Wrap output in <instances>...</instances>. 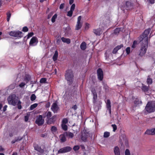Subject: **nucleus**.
<instances>
[{
    "label": "nucleus",
    "mask_w": 155,
    "mask_h": 155,
    "mask_svg": "<svg viewBox=\"0 0 155 155\" xmlns=\"http://www.w3.org/2000/svg\"><path fill=\"white\" fill-rule=\"evenodd\" d=\"M57 15L56 14H55L52 17L51 21L52 23H54L56 19L57 18Z\"/></svg>",
    "instance_id": "nucleus-36"
},
{
    "label": "nucleus",
    "mask_w": 155,
    "mask_h": 155,
    "mask_svg": "<svg viewBox=\"0 0 155 155\" xmlns=\"http://www.w3.org/2000/svg\"><path fill=\"white\" fill-rule=\"evenodd\" d=\"M86 48V44L85 42H82L80 45L81 49L83 50H85Z\"/></svg>",
    "instance_id": "nucleus-25"
},
{
    "label": "nucleus",
    "mask_w": 155,
    "mask_h": 155,
    "mask_svg": "<svg viewBox=\"0 0 155 155\" xmlns=\"http://www.w3.org/2000/svg\"><path fill=\"white\" fill-rule=\"evenodd\" d=\"M125 155H130V153L129 150L128 149H126L125 151Z\"/></svg>",
    "instance_id": "nucleus-46"
},
{
    "label": "nucleus",
    "mask_w": 155,
    "mask_h": 155,
    "mask_svg": "<svg viewBox=\"0 0 155 155\" xmlns=\"http://www.w3.org/2000/svg\"><path fill=\"white\" fill-rule=\"evenodd\" d=\"M31 76L29 75H26L24 78V81L26 82V83H28L31 80Z\"/></svg>",
    "instance_id": "nucleus-24"
},
{
    "label": "nucleus",
    "mask_w": 155,
    "mask_h": 155,
    "mask_svg": "<svg viewBox=\"0 0 155 155\" xmlns=\"http://www.w3.org/2000/svg\"><path fill=\"white\" fill-rule=\"evenodd\" d=\"M33 35L34 33L33 32H31L29 33H28L27 35V38H30Z\"/></svg>",
    "instance_id": "nucleus-48"
},
{
    "label": "nucleus",
    "mask_w": 155,
    "mask_h": 155,
    "mask_svg": "<svg viewBox=\"0 0 155 155\" xmlns=\"http://www.w3.org/2000/svg\"><path fill=\"white\" fill-rule=\"evenodd\" d=\"M36 98V96L34 94H31L30 97V99L31 101H35V100Z\"/></svg>",
    "instance_id": "nucleus-42"
},
{
    "label": "nucleus",
    "mask_w": 155,
    "mask_h": 155,
    "mask_svg": "<svg viewBox=\"0 0 155 155\" xmlns=\"http://www.w3.org/2000/svg\"><path fill=\"white\" fill-rule=\"evenodd\" d=\"M72 148L70 146H67L60 149L58 151V153H62L70 151Z\"/></svg>",
    "instance_id": "nucleus-6"
},
{
    "label": "nucleus",
    "mask_w": 155,
    "mask_h": 155,
    "mask_svg": "<svg viewBox=\"0 0 155 155\" xmlns=\"http://www.w3.org/2000/svg\"><path fill=\"white\" fill-rule=\"evenodd\" d=\"M22 31L23 32H26L28 31V29L26 26H25L22 28Z\"/></svg>",
    "instance_id": "nucleus-47"
},
{
    "label": "nucleus",
    "mask_w": 155,
    "mask_h": 155,
    "mask_svg": "<svg viewBox=\"0 0 155 155\" xmlns=\"http://www.w3.org/2000/svg\"><path fill=\"white\" fill-rule=\"evenodd\" d=\"M81 16H80L78 17V21L77 22H81Z\"/></svg>",
    "instance_id": "nucleus-61"
},
{
    "label": "nucleus",
    "mask_w": 155,
    "mask_h": 155,
    "mask_svg": "<svg viewBox=\"0 0 155 155\" xmlns=\"http://www.w3.org/2000/svg\"><path fill=\"white\" fill-rule=\"evenodd\" d=\"M51 131L53 132H55L57 130V128L56 127L54 126H52L51 128Z\"/></svg>",
    "instance_id": "nucleus-39"
},
{
    "label": "nucleus",
    "mask_w": 155,
    "mask_h": 155,
    "mask_svg": "<svg viewBox=\"0 0 155 155\" xmlns=\"http://www.w3.org/2000/svg\"><path fill=\"white\" fill-rule=\"evenodd\" d=\"M91 91V92H92L93 94H95V93H97L95 89H94V88L92 89Z\"/></svg>",
    "instance_id": "nucleus-63"
},
{
    "label": "nucleus",
    "mask_w": 155,
    "mask_h": 155,
    "mask_svg": "<svg viewBox=\"0 0 155 155\" xmlns=\"http://www.w3.org/2000/svg\"><path fill=\"white\" fill-rule=\"evenodd\" d=\"M153 81L151 78L149 76H148L147 79V83L148 84H151L152 83Z\"/></svg>",
    "instance_id": "nucleus-30"
},
{
    "label": "nucleus",
    "mask_w": 155,
    "mask_h": 155,
    "mask_svg": "<svg viewBox=\"0 0 155 155\" xmlns=\"http://www.w3.org/2000/svg\"><path fill=\"white\" fill-rule=\"evenodd\" d=\"M146 110L150 113L155 111V101H148L145 107Z\"/></svg>",
    "instance_id": "nucleus-3"
},
{
    "label": "nucleus",
    "mask_w": 155,
    "mask_h": 155,
    "mask_svg": "<svg viewBox=\"0 0 155 155\" xmlns=\"http://www.w3.org/2000/svg\"><path fill=\"white\" fill-rule=\"evenodd\" d=\"M38 106V104L37 103L31 105L30 107V110H33L35 108Z\"/></svg>",
    "instance_id": "nucleus-35"
},
{
    "label": "nucleus",
    "mask_w": 155,
    "mask_h": 155,
    "mask_svg": "<svg viewBox=\"0 0 155 155\" xmlns=\"http://www.w3.org/2000/svg\"><path fill=\"white\" fill-rule=\"evenodd\" d=\"M82 26V24L81 22H77L76 26L75 29L78 30L80 29Z\"/></svg>",
    "instance_id": "nucleus-27"
},
{
    "label": "nucleus",
    "mask_w": 155,
    "mask_h": 155,
    "mask_svg": "<svg viewBox=\"0 0 155 155\" xmlns=\"http://www.w3.org/2000/svg\"><path fill=\"white\" fill-rule=\"evenodd\" d=\"M33 147L34 149L38 152L41 153H43L44 152V150L42 149L41 147L36 143L34 144Z\"/></svg>",
    "instance_id": "nucleus-12"
},
{
    "label": "nucleus",
    "mask_w": 155,
    "mask_h": 155,
    "mask_svg": "<svg viewBox=\"0 0 155 155\" xmlns=\"http://www.w3.org/2000/svg\"><path fill=\"white\" fill-rule=\"evenodd\" d=\"M114 152L115 155H120V150L117 146H116L114 147Z\"/></svg>",
    "instance_id": "nucleus-22"
},
{
    "label": "nucleus",
    "mask_w": 155,
    "mask_h": 155,
    "mask_svg": "<svg viewBox=\"0 0 155 155\" xmlns=\"http://www.w3.org/2000/svg\"><path fill=\"white\" fill-rule=\"evenodd\" d=\"M121 28H117L114 31V34L116 35H118L120 32L121 31Z\"/></svg>",
    "instance_id": "nucleus-28"
},
{
    "label": "nucleus",
    "mask_w": 155,
    "mask_h": 155,
    "mask_svg": "<svg viewBox=\"0 0 155 155\" xmlns=\"http://www.w3.org/2000/svg\"><path fill=\"white\" fill-rule=\"evenodd\" d=\"M106 107L107 110L109 111V113L110 114H111V103L109 99H108L107 100L106 103Z\"/></svg>",
    "instance_id": "nucleus-16"
},
{
    "label": "nucleus",
    "mask_w": 155,
    "mask_h": 155,
    "mask_svg": "<svg viewBox=\"0 0 155 155\" xmlns=\"http://www.w3.org/2000/svg\"><path fill=\"white\" fill-rule=\"evenodd\" d=\"M151 4H153L155 2V0H147Z\"/></svg>",
    "instance_id": "nucleus-60"
},
{
    "label": "nucleus",
    "mask_w": 155,
    "mask_h": 155,
    "mask_svg": "<svg viewBox=\"0 0 155 155\" xmlns=\"http://www.w3.org/2000/svg\"><path fill=\"white\" fill-rule=\"evenodd\" d=\"M102 84L103 85V88L105 90V92H108L109 89V87L107 85L103 82L102 83Z\"/></svg>",
    "instance_id": "nucleus-26"
},
{
    "label": "nucleus",
    "mask_w": 155,
    "mask_h": 155,
    "mask_svg": "<svg viewBox=\"0 0 155 155\" xmlns=\"http://www.w3.org/2000/svg\"><path fill=\"white\" fill-rule=\"evenodd\" d=\"M29 118V117L28 116H25V122L28 121Z\"/></svg>",
    "instance_id": "nucleus-62"
},
{
    "label": "nucleus",
    "mask_w": 155,
    "mask_h": 155,
    "mask_svg": "<svg viewBox=\"0 0 155 155\" xmlns=\"http://www.w3.org/2000/svg\"><path fill=\"white\" fill-rule=\"evenodd\" d=\"M23 139V137H15L14 140H12L11 141V143L13 144L15 143V142L21 141Z\"/></svg>",
    "instance_id": "nucleus-19"
},
{
    "label": "nucleus",
    "mask_w": 155,
    "mask_h": 155,
    "mask_svg": "<svg viewBox=\"0 0 155 155\" xmlns=\"http://www.w3.org/2000/svg\"><path fill=\"white\" fill-rule=\"evenodd\" d=\"M72 109L75 110L77 109V107L76 105H75L72 107Z\"/></svg>",
    "instance_id": "nucleus-64"
},
{
    "label": "nucleus",
    "mask_w": 155,
    "mask_h": 155,
    "mask_svg": "<svg viewBox=\"0 0 155 155\" xmlns=\"http://www.w3.org/2000/svg\"><path fill=\"white\" fill-rule=\"evenodd\" d=\"M133 8V3L129 1H127L126 3L125 8L127 10H130Z\"/></svg>",
    "instance_id": "nucleus-14"
},
{
    "label": "nucleus",
    "mask_w": 155,
    "mask_h": 155,
    "mask_svg": "<svg viewBox=\"0 0 155 155\" xmlns=\"http://www.w3.org/2000/svg\"><path fill=\"white\" fill-rule=\"evenodd\" d=\"M25 85V84L24 82H21V83L19 85V86L21 87H24Z\"/></svg>",
    "instance_id": "nucleus-54"
},
{
    "label": "nucleus",
    "mask_w": 155,
    "mask_h": 155,
    "mask_svg": "<svg viewBox=\"0 0 155 155\" xmlns=\"http://www.w3.org/2000/svg\"><path fill=\"white\" fill-rule=\"evenodd\" d=\"M7 16V21L8 22L10 20V18L11 17V14L10 11H8L6 14Z\"/></svg>",
    "instance_id": "nucleus-33"
},
{
    "label": "nucleus",
    "mask_w": 155,
    "mask_h": 155,
    "mask_svg": "<svg viewBox=\"0 0 155 155\" xmlns=\"http://www.w3.org/2000/svg\"><path fill=\"white\" fill-rule=\"evenodd\" d=\"M58 52L57 51H56L55 52V53L53 56V59L54 61H56L58 58Z\"/></svg>",
    "instance_id": "nucleus-29"
},
{
    "label": "nucleus",
    "mask_w": 155,
    "mask_h": 155,
    "mask_svg": "<svg viewBox=\"0 0 155 155\" xmlns=\"http://www.w3.org/2000/svg\"><path fill=\"white\" fill-rule=\"evenodd\" d=\"M61 42V39L60 38H57L56 39V44L60 45Z\"/></svg>",
    "instance_id": "nucleus-55"
},
{
    "label": "nucleus",
    "mask_w": 155,
    "mask_h": 155,
    "mask_svg": "<svg viewBox=\"0 0 155 155\" xmlns=\"http://www.w3.org/2000/svg\"><path fill=\"white\" fill-rule=\"evenodd\" d=\"M51 109L54 113H56L58 112V111L59 110V107L58 105L57 102L53 103Z\"/></svg>",
    "instance_id": "nucleus-9"
},
{
    "label": "nucleus",
    "mask_w": 155,
    "mask_h": 155,
    "mask_svg": "<svg viewBox=\"0 0 155 155\" xmlns=\"http://www.w3.org/2000/svg\"><path fill=\"white\" fill-rule=\"evenodd\" d=\"M79 148H80V147L79 146L76 145V146H75L73 148V149L74 151H77V150H79Z\"/></svg>",
    "instance_id": "nucleus-51"
},
{
    "label": "nucleus",
    "mask_w": 155,
    "mask_h": 155,
    "mask_svg": "<svg viewBox=\"0 0 155 155\" xmlns=\"http://www.w3.org/2000/svg\"><path fill=\"white\" fill-rule=\"evenodd\" d=\"M126 51L127 54H129L130 53V48L127 47L126 49Z\"/></svg>",
    "instance_id": "nucleus-49"
},
{
    "label": "nucleus",
    "mask_w": 155,
    "mask_h": 155,
    "mask_svg": "<svg viewBox=\"0 0 155 155\" xmlns=\"http://www.w3.org/2000/svg\"><path fill=\"white\" fill-rule=\"evenodd\" d=\"M111 126L113 128V131L114 132H115L117 129V126L115 124H112L111 125Z\"/></svg>",
    "instance_id": "nucleus-50"
},
{
    "label": "nucleus",
    "mask_w": 155,
    "mask_h": 155,
    "mask_svg": "<svg viewBox=\"0 0 155 155\" xmlns=\"http://www.w3.org/2000/svg\"><path fill=\"white\" fill-rule=\"evenodd\" d=\"M8 34L10 36L15 37L17 39H20L23 36L22 32L19 30L11 31L9 32Z\"/></svg>",
    "instance_id": "nucleus-5"
},
{
    "label": "nucleus",
    "mask_w": 155,
    "mask_h": 155,
    "mask_svg": "<svg viewBox=\"0 0 155 155\" xmlns=\"http://www.w3.org/2000/svg\"><path fill=\"white\" fill-rule=\"evenodd\" d=\"M145 134L148 135H155V128L147 129L144 133Z\"/></svg>",
    "instance_id": "nucleus-10"
},
{
    "label": "nucleus",
    "mask_w": 155,
    "mask_h": 155,
    "mask_svg": "<svg viewBox=\"0 0 155 155\" xmlns=\"http://www.w3.org/2000/svg\"><path fill=\"white\" fill-rule=\"evenodd\" d=\"M90 24L87 23H85V29H88L89 27Z\"/></svg>",
    "instance_id": "nucleus-58"
},
{
    "label": "nucleus",
    "mask_w": 155,
    "mask_h": 155,
    "mask_svg": "<svg viewBox=\"0 0 155 155\" xmlns=\"http://www.w3.org/2000/svg\"><path fill=\"white\" fill-rule=\"evenodd\" d=\"M93 32L96 35H100L102 33L101 29L100 28L93 29Z\"/></svg>",
    "instance_id": "nucleus-20"
},
{
    "label": "nucleus",
    "mask_w": 155,
    "mask_h": 155,
    "mask_svg": "<svg viewBox=\"0 0 155 155\" xmlns=\"http://www.w3.org/2000/svg\"><path fill=\"white\" fill-rule=\"evenodd\" d=\"M97 78L99 80L101 81L103 80L104 75L102 70L101 68H99L97 70Z\"/></svg>",
    "instance_id": "nucleus-7"
},
{
    "label": "nucleus",
    "mask_w": 155,
    "mask_h": 155,
    "mask_svg": "<svg viewBox=\"0 0 155 155\" xmlns=\"http://www.w3.org/2000/svg\"><path fill=\"white\" fill-rule=\"evenodd\" d=\"M55 117L54 116L52 117H50L47 120H46L47 121V123L48 124H51L54 123L55 120H54Z\"/></svg>",
    "instance_id": "nucleus-17"
},
{
    "label": "nucleus",
    "mask_w": 155,
    "mask_h": 155,
    "mask_svg": "<svg viewBox=\"0 0 155 155\" xmlns=\"http://www.w3.org/2000/svg\"><path fill=\"white\" fill-rule=\"evenodd\" d=\"M42 116L39 115L35 120V123L38 126H41L44 123V119H42Z\"/></svg>",
    "instance_id": "nucleus-8"
},
{
    "label": "nucleus",
    "mask_w": 155,
    "mask_h": 155,
    "mask_svg": "<svg viewBox=\"0 0 155 155\" xmlns=\"http://www.w3.org/2000/svg\"><path fill=\"white\" fill-rule=\"evenodd\" d=\"M138 40L139 41H137L136 40H134V41L133 44L131 46V48H132L134 49L136 48L137 45L139 44V43L141 41H140V40H139V39Z\"/></svg>",
    "instance_id": "nucleus-21"
},
{
    "label": "nucleus",
    "mask_w": 155,
    "mask_h": 155,
    "mask_svg": "<svg viewBox=\"0 0 155 155\" xmlns=\"http://www.w3.org/2000/svg\"><path fill=\"white\" fill-rule=\"evenodd\" d=\"M65 133H67V137L68 136L70 138H72L74 136V134L71 132H65Z\"/></svg>",
    "instance_id": "nucleus-31"
},
{
    "label": "nucleus",
    "mask_w": 155,
    "mask_h": 155,
    "mask_svg": "<svg viewBox=\"0 0 155 155\" xmlns=\"http://www.w3.org/2000/svg\"><path fill=\"white\" fill-rule=\"evenodd\" d=\"M73 12V11L70 10L68 12L67 15L68 16H69L70 17H71L72 15Z\"/></svg>",
    "instance_id": "nucleus-44"
},
{
    "label": "nucleus",
    "mask_w": 155,
    "mask_h": 155,
    "mask_svg": "<svg viewBox=\"0 0 155 155\" xmlns=\"http://www.w3.org/2000/svg\"><path fill=\"white\" fill-rule=\"evenodd\" d=\"M68 122V120L66 118H64L63 119L62 121V124H66Z\"/></svg>",
    "instance_id": "nucleus-45"
},
{
    "label": "nucleus",
    "mask_w": 155,
    "mask_h": 155,
    "mask_svg": "<svg viewBox=\"0 0 155 155\" xmlns=\"http://www.w3.org/2000/svg\"><path fill=\"white\" fill-rule=\"evenodd\" d=\"M93 102L95 103L96 102L97 99V93L93 94Z\"/></svg>",
    "instance_id": "nucleus-37"
},
{
    "label": "nucleus",
    "mask_w": 155,
    "mask_h": 155,
    "mask_svg": "<svg viewBox=\"0 0 155 155\" xmlns=\"http://www.w3.org/2000/svg\"><path fill=\"white\" fill-rule=\"evenodd\" d=\"M134 103L136 105H137L142 103V101L137 98H136L135 99V100L134 101Z\"/></svg>",
    "instance_id": "nucleus-32"
},
{
    "label": "nucleus",
    "mask_w": 155,
    "mask_h": 155,
    "mask_svg": "<svg viewBox=\"0 0 155 155\" xmlns=\"http://www.w3.org/2000/svg\"><path fill=\"white\" fill-rule=\"evenodd\" d=\"M62 128L64 131H66L68 130V126L65 124H61Z\"/></svg>",
    "instance_id": "nucleus-38"
},
{
    "label": "nucleus",
    "mask_w": 155,
    "mask_h": 155,
    "mask_svg": "<svg viewBox=\"0 0 155 155\" xmlns=\"http://www.w3.org/2000/svg\"><path fill=\"white\" fill-rule=\"evenodd\" d=\"M21 103V102L20 100H19L17 102V105L18 106V109H21L22 108Z\"/></svg>",
    "instance_id": "nucleus-41"
},
{
    "label": "nucleus",
    "mask_w": 155,
    "mask_h": 155,
    "mask_svg": "<svg viewBox=\"0 0 155 155\" xmlns=\"http://www.w3.org/2000/svg\"><path fill=\"white\" fill-rule=\"evenodd\" d=\"M123 47V44H121L120 45H118L116 46L115 48L118 50L120 49L121 48Z\"/></svg>",
    "instance_id": "nucleus-53"
},
{
    "label": "nucleus",
    "mask_w": 155,
    "mask_h": 155,
    "mask_svg": "<svg viewBox=\"0 0 155 155\" xmlns=\"http://www.w3.org/2000/svg\"><path fill=\"white\" fill-rule=\"evenodd\" d=\"M118 51V50L116 48H115L112 51V53L113 54H116Z\"/></svg>",
    "instance_id": "nucleus-57"
},
{
    "label": "nucleus",
    "mask_w": 155,
    "mask_h": 155,
    "mask_svg": "<svg viewBox=\"0 0 155 155\" xmlns=\"http://www.w3.org/2000/svg\"><path fill=\"white\" fill-rule=\"evenodd\" d=\"M7 100L9 104L13 106L16 105L17 102L19 101L16 98V95L15 94L9 95L8 97Z\"/></svg>",
    "instance_id": "nucleus-4"
},
{
    "label": "nucleus",
    "mask_w": 155,
    "mask_h": 155,
    "mask_svg": "<svg viewBox=\"0 0 155 155\" xmlns=\"http://www.w3.org/2000/svg\"><path fill=\"white\" fill-rule=\"evenodd\" d=\"M151 31L150 28L146 29L141 35L138 38L140 41H142L140 49L139 51V55L143 56L146 53L148 47V36Z\"/></svg>",
    "instance_id": "nucleus-1"
},
{
    "label": "nucleus",
    "mask_w": 155,
    "mask_h": 155,
    "mask_svg": "<svg viewBox=\"0 0 155 155\" xmlns=\"http://www.w3.org/2000/svg\"><path fill=\"white\" fill-rule=\"evenodd\" d=\"M142 86L141 88L142 91L145 93H149V92H148L149 90V87L143 84H142Z\"/></svg>",
    "instance_id": "nucleus-18"
},
{
    "label": "nucleus",
    "mask_w": 155,
    "mask_h": 155,
    "mask_svg": "<svg viewBox=\"0 0 155 155\" xmlns=\"http://www.w3.org/2000/svg\"><path fill=\"white\" fill-rule=\"evenodd\" d=\"M46 79L45 78H41L40 81V82L41 83H46Z\"/></svg>",
    "instance_id": "nucleus-43"
},
{
    "label": "nucleus",
    "mask_w": 155,
    "mask_h": 155,
    "mask_svg": "<svg viewBox=\"0 0 155 155\" xmlns=\"http://www.w3.org/2000/svg\"><path fill=\"white\" fill-rule=\"evenodd\" d=\"M64 4L62 3L59 6V8L60 9H63L64 8Z\"/></svg>",
    "instance_id": "nucleus-56"
},
{
    "label": "nucleus",
    "mask_w": 155,
    "mask_h": 155,
    "mask_svg": "<svg viewBox=\"0 0 155 155\" xmlns=\"http://www.w3.org/2000/svg\"><path fill=\"white\" fill-rule=\"evenodd\" d=\"M61 40L63 42L66 43L68 44H69L71 43L70 39L69 38H66L63 37L61 38Z\"/></svg>",
    "instance_id": "nucleus-23"
},
{
    "label": "nucleus",
    "mask_w": 155,
    "mask_h": 155,
    "mask_svg": "<svg viewBox=\"0 0 155 155\" xmlns=\"http://www.w3.org/2000/svg\"><path fill=\"white\" fill-rule=\"evenodd\" d=\"M75 5L74 4H73L71 6L70 10L73 11L75 9Z\"/></svg>",
    "instance_id": "nucleus-52"
},
{
    "label": "nucleus",
    "mask_w": 155,
    "mask_h": 155,
    "mask_svg": "<svg viewBox=\"0 0 155 155\" xmlns=\"http://www.w3.org/2000/svg\"><path fill=\"white\" fill-rule=\"evenodd\" d=\"M38 42V40L37 38L36 37H33L30 40L29 42V45L30 46H34L35 45L34 44L35 43L37 45Z\"/></svg>",
    "instance_id": "nucleus-13"
},
{
    "label": "nucleus",
    "mask_w": 155,
    "mask_h": 155,
    "mask_svg": "<svg viewBox=\"0 0 155 155\" xmlns=\"http://www.w3.org/2000/svg\"><path fill=\"white\" fill-rule=\"evenodd\" d=\"M66 133H64L63 134H61L59 136V138L61 142L63 143L65 142L67 140Z\"/></svg>",
    "instance_id": "nucleus-15"
},
{
    "label": "nucleus",
    "mask_w": 155,
    "mask_h": 155,
    "mask_svg": "<svg viewBox=\"0 0 155 155\" xmlns=\"http://www.w3.org/2000/svg\"><path fill=\"white\" fill-rule=\"evenodd\" d=\"M88 133L85 130H84L83 132L81 133V138L82 140L86 141Z\"/></svg>",
    "instance_id": "nucleus-11"
},
{
    "label": "nucleus",
    "mask_w": 155,
    "mask_h": 155,
    "mask_svg": "<svg viewBox=\"0 0 155 155\" xmlns=\"http://www.w3.org/2000/svg\"><path fill=\"white\" fill-rule=\"evenodd\" d=\"M46 114L47 119L51 117L52 116L51 113L50 111L46 112Z\"/></svg>",
    "instance_id": "nucleus-34"
},
{
    "label": "nucleus",
    "mask_w": 155,
    "mask_h": 155,
    "mask_svg": "<svg viewBox=\"0 0 155 155\" xmlns=\"http://www.w3.org/2000/svg\"><path fill=\"white\" fill-rule=\"evenodd\" d=\"M110 135V133L108 132H105L104 133V138L108 137Z\"/></svg>",
    "instance_id": "nucleus-40"
},
{
    "label": "nucleus",
    "mask_w": 155,
    "mask_h": 155,
    "mask_svg": "<svg viewBox=\"0 0 155 155\" xmlns=\"http://www.w3.org/2000/svg\"><path fill=\"white\" fill-rule=\"evenodd\" d=\"M50 103L49 102H48L45 105V107L46 108H48L50 107Z\"/></svg>",
    "instance_id": "nucleus-59"
},
{
    "label": "nucleus",
    "mask_w": 155,
    "mask_h": 155,
    "mask_svg": "<svg viewBox=\"0 0 155 155\" xmlns=\"http://www.w3.org/2000/svg\"><path fill=\"white\" fill-rule=\"evenodd\" d=\"M65 79L68 81L69 85H71L73 81L74 75L72 70L68 69L66 71L65 74Z\"/></svg>",
    "instance_id": "nucleus-2"
}]
</instances>
